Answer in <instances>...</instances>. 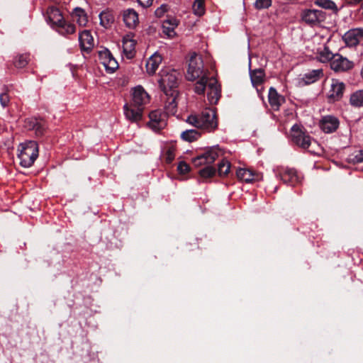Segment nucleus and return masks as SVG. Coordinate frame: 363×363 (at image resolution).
Masks as SVG:
<instances>
[{
    "mask_svg": "<svg viewBox=\"0 0 363 363\" xmlns=\"http://www.w3.org/2000/svg\"><path fill=\"white\" fill-rule=\"evenodd\" d=\"M162 61V57L160 54L157 52L153 54L146 62V69L147 73L150 74H155Z\"/></svg>",
    "mask_w": 363,
    "mask_h": 363,
    "instance_id": "20",
    "label": "nucleus"
},
{
    "mask_svg": "<svg viewBox=\"0 0 363 363\" xmlns=\"http://www.w3.org/2000/svg\"><path fill=\"white\" fill-rule=\"evenodd\" d=\"M99 57L101 63L104 65L106 71L111 73L118 67L117 61L108 50L104 49L99 51Z\"/></svg>",
    "mask_w": 363,
    "mask_h": 363,
    "instance_id": "12",
    "label": "nucleus"
},
{
    "mask_svg": "<svg viewBox=\"0 0 363 363\" xmlns=\"http://www.w3.org/2000/svg\"><path fill=\"white\" fill-rule=\"evenodd\" d=\"M220 98V92H207V99L209 104H216Z\"/></svg>",
    "mask_w": 363,
    "mask_h": 363,
    "instance_id": "42",
    "label": "nucleus"
},
{
    "mask_svg": "<svg viewBox=\"0 0 363 363\" xmlns=\"http://www.w3.org/2000/svg\"><path fill=\"white\" fill-rule=\"evenodd\" d=\"M269 91H276V89H275L274 87L271 86V87L269 89Z\"/></svg>",
    "mask_w": 363,
    "mask_h": 363,
    "instance_id": "53",
    "label": "nucleus"
},
{
    "mask_svg": "<svg viewBox=\"0 0 363 363\" xmlns=\"http://www.w3.org/2000/svg\"><path fill=\"white\" fill-rule=\"evenodd\" d=\"M179 74L174 69H164L160 72L158 81L162 91H168L178 87L179 83Z\"/></svg>",
    "mask_w": 363,
    "mask_h": 363,
    "instance_id": "3",
    "label": "nucleus"
},
{
    "mask_svg": "<svg viewBox=\"0 0 363 363\" xmlns=\"http://www.w3.org/2000/svg\"><path fill=\"white\" fill-rule=\"evenodd\" d=\"M79 41L82 50L89 52L94 48V38L91 33L87 30L79 33Z\"/></svg>",
    "mask_w": 363,
    "mask_h": 363,
    "instance_id": "18",
    "label": "nucleus"
},
{
    "mask_svg": "<svg viewBox=\"0 0 363 363\" xmlns=\"http://www.w3.org/2000/svg\"><path fill=\"white\" fill-rule=\"evenodd\" d=\"M162 99L165 100L164 108L167 112L171 114L176 113L177 106L180 100L179 92H177L175 95L172 92L170 94H169V92H164Z\"/></svg>",
    "mask_w": 363,
    "mask_h": 363,
    "instance_id": "16",
    "label": "nucleus"
},
{
    "mask_svg": "<svg viewBox=\"0 0 363 363\" xmlns=\"http://www.w3.org/2000/svg\"><path fill=\"white\" fill-rule=\"evenodd\" d=\"M323 75V73L321 69H313L306 73L303 80L306 84H312L320 79Z\"/></svg>",
    "mask_w": 363,
    "mask_h": 363,
    "instance_id": "28",
    "label": "nucleus"
},
{
    "mask_svg": "<svg viewBox=\"0 0 363 363\" xmlns=\"http://www.w3.org/2000/svg\"><path fill=\"white\" fill-rule=\"evenodd\" d=\"M123 21L129 28H134L139 23L138 15L133 9H128L123 13Z\"/></svg>",
    "mask_w": 363,
    "mask_h": 363,
    "instance_id": "19",
    "label": "nucleus"
},
{
    "mask_svg": "<svg viewBox=\"0 0 363 363\" xmlns=\"http://www.w3.org/2000/svg\"><path fill=\"white\" fill-rule=\"evenodd\" d=\"M332 70L337 73L346 72L353 69L354 63L346 57L335 53L330 63Z\"/></svg>",
    "mask_w": 363,
    "mask_h": 363,
    "instance_id": "6",
    "label": "nucleus"
},
{
    "mask_svg": "<svg viewBox=\"0 0 363 363\" xmlns=\"http://www.w3.org/2000/svg\"><path fill=\"white\" fill-rule=\"evenodd\" d=\"M150 96L148 92H133L132 102L130 104L135 106L143 108L144 106L150 102Z\"/></svg>",
    "mask_w": 363,
    "mask_h": 363,
    "instance_id": "21",
    "label": "nucleus"
},
{
    "mask_svg": "<svg viewBox=\"0 0 363 363\" xmlns=\"http://www.w3.org/2000/svg\"><path fill=\"white\" fill-rule=\"evenodd\" d=\"M48 19L54 25L59 26L65 21L60 10L57 8H50L48 11Z\"/></svg>",
    "mask_w": 363,
    "mask_h": 363,
    "instance_id": "25",
    "label": "nucleus"
},
{
    "mask_svg": "<svg viewBox=\"0 0 363 363\" xmlns=\"http://www.w3.org/2000/svg\"><path fill=\"white\" fill-rule=\"evenodd\" d=\"M343 92H333L332 94L328 96L330 101H334L342 98Z\"/></svg>",
    "mask_w": 363,
    "mask_h": 363,
    "instance_id": "46",
    "label": "nucleus"
},
{
    "mask_svg": "<svg viewBox=\"0 0 363 363\" xmlns=\"http://www.w3.org/2000/svg\"><path fill=\"white\" fill-rule=\"evenodd\" d=\"M272 5V0H256L254 6L258 10L265 9L270 7Z\"/></svg>",
    "mask_w": 363,
    "mask_h": 363,
    "instance_id": "41",
    "label": "nucleus"
},
{
    "mask_svg": "<svg viewBox=\"0 0 363 363\" xmlns=\"http://www.w3.org/2000/svg\"><path fill=\"white\" fill-rule=\"evenodd\" d=\"M301 19L309 25H317L325 20V13L317 9H306L301 13Z\"/></svg>",
    "mask_w": 363,
    "mask_h": 363,
    "instance_id": "8",
    "label": "nucleus"
},
{
    "mask_svg": "<svg viewBox=\"0 0 363 363\" xmlns=\"http://www.w3.org/2000/svg\"><path fill=\"white\" fill-rule=\"evenodd\" d=\"M58 27L60 28L59 32L63 35L72 34L75 32V26L72 23H66L65 21Z\"/></svg>",
    "mask_w": 363,
    "mask_h": 363,
    "instance_id": "36",
    "label": "nucleus"
},
{
    "mask_svg": "<svg viewBox=\"0 0 363 363\" xmlns=\"http://www.w3.org/2000/svg\"><path fill=\"white\" fill-rule=\"evenodd\" d=\"M339 125V119L333 115L324 116L319 121V127L325 133H334Z\"/></svg>",
    "mask_w": 363,
    "mask_h": 363,
    "instance_id": "10",
    "label": "nucleus"
},
{
    "mask_svg": "<svg viewBox=\"0 0 363 363\" xmlns=\"http://www.w3.org/2000/svg\"><path fill=\"white\" fill-rule=\"evenodd\" d=\"M148 126L154 131L163 129L166 125L167 116L160 111H153L149 114Z\"/></svg>",
    "mask_w": 363,
    "mask_h": 363,
    "instance_id": "9",
    "label": "nucleus"
},
{
    "mask_svg": "<svg viewBox=\"0 0 363 363\" xmlns=\"http://www.w3.org/2000/svg\"><path fill=\"white\" fill-rule=\"evenodd\" d=\"M18 151L20 164L25 168L30 167L38 157V145L33 140H28L21 143Z\"/></svg>",
    "mask_w": 363,
    "mask_h": 363,
    "instance_id": "2",
    "label": "nucleus"
},
{
    "mask_svg": "<svg viewBox=\"0 0 363 363\" xmlns=\"http://www.w3.org/2000/svg\"><path fill=\"white\" fill-rule=\"evenodd\" d=\"M291 132L292 141L303 149H308L312 143H315L309 135L299 130L296 125L292 127Z\"/></svg>",
    "mask_w": 363,
    "mask_h": 363,
    "instance_id": "7",
    "label": "nucleus"
},
{
    "mask_svg": "<svg viewBox=\"0 0 363 363\" xmlns=\"http://www.w3.org/2000/svg\"><path fill=\"white\" fill-rule=\"evenodd\" d=\"M186 121L197 128L206 132L214 131L218 127L216 112L213 109H206L199 115H191Z\"/></svg>",
    "mask_w": 363,
    "mask_h": 363,
    "instance_id": "1",
    "label": "nucleus"
},
{
    "mask_svg": "<svg viewBox=\"0 0 363 363\" xmlns=\"http://www.w3.org/2000/svg\"><path fill=\"white\" fill-rule=\"evenodd\" d=\"M132 91H145L144 87H143L141 85H138L132 88Z\"/></svg>",
    "mask_w": 363,
    "mask_h": 363,
    "instance_id": "51",
    "label": "nucleus"
},
{
    "mask_svg": "<svg viewBox=\"0 0 363 363\" xmlns=\"http://www.w3.org/2000/svg\"><path fill=\"white\" fill-rule=\"evenodd\" d=\"M236 174L239 179L247 183L252 182L256 179L254 172L247 169L240 168L237 170Z\"/></svg>",
    "mask_w": 363,
    "mask_h": 363,
    "instance_id": "27",
    "label": "nucleus"
},
{
    "mask_svg": "<svg viewBox=\"0 0 363 363\" xmlns=\"http://www.w3.org/2000/svg\"><path fill=\"white\" fill-rule=\"evenodd\" d=\"M355 159L359 162H363V152H359L356 156Z\"/></svg>",
    "mask_w": 363,
    "mask_h": 363,
    "instance_id": "50",
    "label": "nucleus"
},
{
    "mask_svg": "<svg viewBox=\"0 0 363 363\" xmlns=\"http://www.w3.org/2000/svg\"><path fill=\"white\" fill-rule=\"evenodd\" d=\"M329 84L330 91H344L346 88L345 83L338 79H331Z\"/></svg>",
    "mask_w": 363,
    "mask_h": 363,
    "instance_id": "34",
    "label": "nucleus"
},
{
    "mask_svg": "<svg viewBox=\"0 0 363 363\" xmlns=\"http://www.w3.org/2000/svg\"><path fill=\"white\" fill-rule=\"evenodd\" d=\"M216 169L210 166H206L199 171V174L203 178H209L215 175Z\"/></svg>",
    "mask_w": 363,
    "mask_h": 363,
    "instance_id": "40",
    "label": "nucleus"
},
{
    "mask_svg": "<svg viewBox=\"0 0 363 363\" xmlns=\"http://www.w3.org/2000/svg\"><path fill=\"white\" fill-rule=\"evenodd\" d=\"M221 155H223V151L218 146H213L208 148L203 154L194 157L192 160V162L196 167L202 165L210 166Z\"/></svg>",
    "mask_w": 363,
    "mask_h": 363,
    "instance_id": "5",
    "label": "nucleus"
},
{
    "mask_svg": "<svg viewBox=\"0 0 363 363\" xmlns=\"http://www.w3.org/2000/svg\"><path fill=\"white\" fill-rule=\"evenodd\" d=\"M362 0H345L346 4L349 6H356L359 4Z\"/></svg>",
    "mask_w": 363,
    "mask_h": 363,
    "instance_id": "49",
    "label": "nucleus"
},
{
    "mask_svg": "<svg viewBox=\"0 0 363 363\" xmlns=\"http://www.w3.org/2000/svg\"><path fill=\"white\" fill-rule=\"evenodd\" d=\"M206 88L211 91H220L221 86L216 77H208L204 74L197 82L195 91H205Z\"/></svg>",
    "mask_w": 363,
    "mask_h": 363,
    "instance_id": "11",
    "label": "nucleus"
},
{
    "mask_svg": "<svg viewBox=\"0 0 363 363\" xmlns=\"http://www.w3.org/2000/svg\"><path fill=\"white\" fill-rule=\"evenodd\" d=\"M165 161L167 163H171L174 159V148L169 147L164 154Z\"/></svg>",
    "mask_w": 363,
    "mask_h": 363,
    "instance_id": "43",
    "label": "nucleus"
},
{
    "mask_svg": "<svg viewBox=\"0 0 363 363\" xmlns=\"http://www.w3.org/2000/svg\"><path fill=\"white\" fill-rule=\"evenodd\" d=\"M194 13L197 16H202L205 12L204 0H195L193 4Z\"/></svg>",
    "mask_w": 363,
    "mask_h": 363,
    "instance_id": "37",
    "label": "nucleus"
},
{
    "mask_svg": "<svg viewBox=\"0 0 363 363\" xmlns=\"http://www.w3.org/2000/svg\"><path fill=\"white\" fill-rule=\"evenodd\" d=\"M153 0H138V4L144 7H149L152 5Z\"/></svg>",
    "mask_w": 363,
    "mask_h": 363,
    "instance_id": "48",
    "label": "nucleus"
},
{
    "mask_svg": "<svg viewBox=\"0 0 363 363\" xmlns=\"http://www.w3.org/2000/svg\"><path fill=\"white\" fill-rule=\"evenodd\" d=\"M100 24L104 28H108L113 21L112 14L108 12H101L99 14Z\"/></svg>",
    "mask_w": 363,
    "mask_h": 363,
    "instance_id": "33",
    "label": "nucleus"
},
{
    "mask_svg": "<svg viewBox=\"0 0 363 363\" xmlns=\"http://www.w3.org/2000/svg\"><path fill=\"white\" fill-rule=\"evenodd\" d=\"M178 26V21L174 18H169L162 23V30L163 33L168 37H173L176 33L174 31L175 28Z\"/></svg>",
    "mask_w": 363,
    "mask_h": 363,
    "instance_id": "23",
    "label": "nucleus"
},
{
    "mask_svg": "<svg viewBox=\"0 0 363 363\" xmlns=\"http://www.w3.org/2000/svg\"><path fill=\"white\" fill-rule=\"evenodd\" d=\"M343 40L347 45L356 46L363 41V28H354L348 30L343 35Z\"/></svg>",
    "mask_w": 363,
    "mask_h": 363,
    "instance_id": "15",
    "label": "nucleus"
},
{
    "mask_svg": "<svg viewBox=\"0 0 363 363\" xmlns=\"http://www.w3.org/2000/svg\"><path fill=\"white\" fill-rule=\"evenodd\" d=\"M268 99L272 108L278 110L279 106L285 101L283 96L278 92H268Z\"/></svg>",
    "mask_w": 363,
    "mask_h": 363,
    "instance_id": "26",
    "label": "nucleus"
},
{
    "mask_svg": "<svg viewBox=\"0 0 363 363\" xmlns=\"http://www.w3.org/2000/svg\"><path fill=\"white\" fill-rule=\"evenodd\" d=\"M135 47V41L132 39L130 35H126L123 39V52L128 58H131L134 55Z\"/></svg>",
    "mask_w": 363,
    "mask_h": 363,
    "instance_id": "24",
    "label": "nucleus"
},
{
    "mask_svg": "<svg viewBox=\"0 0 363 363\" xmlns=\"http://www.w3.org/2000/svg\"><path fill=\"white\" fill-rule=\"evenodd\" d=\"M10 101V97L8 92H1L0 94V103L3 107L8 106Z\"/></svg>",
    "mask_w": 363,
    "mask_h": 363,
    "instance_id": "44",
    "label": "nucleus"
},
{
    "mask_svg": "<svg viewBox=\"0 0 363 363\" xmlns=\"http://www.w3.org/2000/svg\"><path fill=\"white\" fill-rule=\"evenodd\" d=\"M28 62V56L26 55H18L14 62V66L17 68H23L25 67Z\"/></svg>",
    "mask_w": 363,
    "mask_h": 363,
    "instance_id": "38",
    "label": "nucleus"
},
{
    "mask_svg": "<svg viewBox=\"0 0 363 363\" xmlns=\"http://www.w3.org/2000/svg\"><path fill=\"white\" fill-rule=\"evenodd\" d=\"M361 75H362V77L363 78V68L362 69V71H361Z\"/></svg>",
    "mask_w": 363,
    "mask_h": 363,
    "instance_id": "54",
    "label": "nucleus"
},
{
    "mask_svg": "<svg viewBox=\"0 0 363 363\" xmlns=\"http://www.w3.org/2000/svg\"><path fill=\"white\" fill-rule=\"evenodd\" d=\"M72 18L79 26H86L88 23V16L85 11L81 8H75L72 13Z\"/></svg>",
    "mask_w": 363,
    "mask_h": 363,
    "instance_id": "22",
    "label": "nucleus"
},
{
    "mask_svg": "<svg viewBox=\"0 0 363 363\" xmlns=\"http://www.w3.org/2000/svg\"><path fill=\"white\" fill-rule=\"evenodd\" d=\"M230 169V164L228 160H223L218 167V172L220 176L226 175Z\"/></svg>",
    "mask_w": 363,
    "mask_h": 363,
    "instance_id": "39",
    "label": "nucleus"
},
{
    "mask_svg": "<svg viewBox=\"0 0 363 363\" xmlns=\"http://www.w3.org/2000/svg\"><path fill=\"white\" fill-rule=\"evenodd\" d=\"M177 169L179 173L186 174L189 171L190 167L185 162H180L178 164Z\"/></svg>",
    "mask_w": 363,
    "mask_h": 363,
    "instance_id": "45",
    "label": "nucleus"
},
{
    "mask_svg": "<svg viewBox=\"0 0 363 363\" xmlns=\"http://www.w3.org/2000/svg\"><path fill=\"white\" fill-rule=\"evenodd\" d=\"M278 177L284 183L291 186H294L301 182L299 176L296 171L292 168H283L277 175Z\"/></svg>",
    "mask_w": 363,
    "mask_h": 363,
    "instance_id": "13",
    "label": "nucleus"
},
{
    "mask_svg": "<svg viewBox=\"0 0 363 363\" xmlns=\"http://www.w3.org/2000/svg\"><path fill=\"white\" fill-rule=\"evenodd\" d=\"M351 104L355 106H363V92H354L350 96Z\"/></svg>",
    "mask_w": 363,
    "mask_h": 363,
    "instance_id": "35",
    "label": "nucleus"
},
{
    "mask_svg": "<svg viewBox=\"0 0 363 363\" xmlns=\"http://www.w3.org/2000/svg\"><path fill=\"white\" fill-rule=\"evenodd\" d=\"M29 125L28 128L30 129H33L35 131V133L38 135H40L43 133L45 130L44 123L42 121H38L37 119H30L29 121Z\"/></svg>",
    "mask_w": 363,
    "mask_h": 363,
    "instance_id": "30",
    "label": "nucleus"
},
{
    "mask_svg": "<svg viewBox=\"0 0 363 363\" xmlns=\"http://www.w3.org/2000/svg\"><path fill=\"white\" fill-rule=\"evenodd\" d=\"M203 73V62L201 55L196 52L191 55L186 78L189 81H194L199 78Z\"/></svg>",
    "mask_w": 363,
    "mask_h": 363,
    "instance_id": "4",
    "label": "nucleus"
},
{
    "mask_svg": "<svg viewBox=\"0 0 363 363\" xmlns=\"http://www.w3.org/2000/svg\"><path fill=\"white\" fill-rule=\"evenodd\" d=\"M124 115L129 121L137 123L142 119L143 108L138 107L132 104H125L123 106Z\"/></svg>",
    "mask_w": 363,
    "mask_h": 363,
    "instance_id": "14",
    "label": "nucleus"
},
{
    "mask_svg": "<svg viewBox=\"0 0 363 363\" xmlns=\"http://www.w3.org/2000/svg\"><path fill=\"white\" fill-rule=\"evenodd\" d=\"M128 82V80L127 79L125 78H123V79H120V83L122 84V85H124L125 83Z\"/></svg>",
    "mask_w": 363,
    "mask_h": 363,
    "instance_id": "52",
    "label": "nucleus"
},
{
    "mask_svg": "<svg viewBox=\"0 0 363 363\" xmlns=\"http://www.w3.org/2000/svg\"><path fill=\"white\" fill-rule=\"evenodd\" d=\"M167 11V6L162 5L155 11V15L158 17L162 16Z\"/></svg>",
    "mask_w": 363,
    "mask_h": 363,
    "instance_id": "47",
    "label": "nucleus"
},
{
    "mask_svg": "<svg viewBox=\"0 0 363 363\" xmlns=\"http://www.w3.org/2000/svg\"><path fill=\"white\" fill-rule=\"evenodd\" d=\"M314 3L323 9H329L335 13L338 11L336 4L331 0H315Z\"/></svg>",
    "mask_w": 363,
    "mask_h": 363,
    "instance_id": "32",
    "label": "nucleus"
},
{
    "mask_svg": "<svg viewBox=\"0 0 363 363\" xmlns=\"http://www.w3.org/2000/svg\"><path fill=\"white\" fill-rule=\"evenodd\" d=\"M335 54H333L328 47H324L323 50H320L318 53V59L321 62H328L332 61Z\"/></svg>",
    "mask_w": 363,
    "mask_h": 363,
    "instance_id": "29",
    "label": "nucleus"
},
{
    "mask_svg": "<svg viewBox=\"0 0 363 363\" xmlns=\"http://www.w3.org/2000/svg\"><path fill=\"white\" fill-rule=\"evenodd\" d=\"M200 133L194 129L186 130L182 133L181 138L188 142H193L200 137Z\"/></svg>",
    "mask_w": 363,
    "mask_h": 363,
    "instance_id": "31",
    "label": "nucleus"
},
{
    "mask_svg": "<svg viewBox=\"0 0 363 363\" xmlns=\"http://www.w3.org/2000/svg\"><path fill=\"white\" fill-rule=\"evenodd\" d=\"M250 77L252 86L259 91V89H262V84L266 80L265 73L262 69H255L250 70Z\"/></svg>",
    "mask_w": 363,
    "mask_h": 363,
    "instance_id": "17",
    "label": "nucleus"
}]
</instances>
